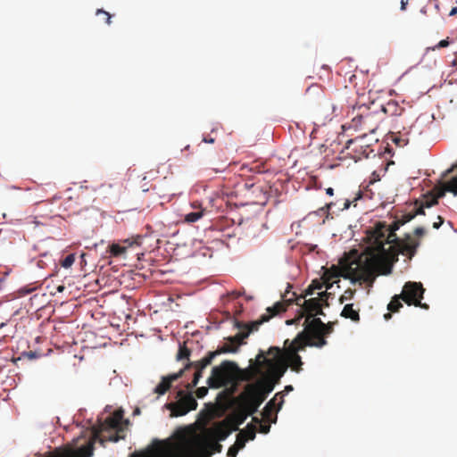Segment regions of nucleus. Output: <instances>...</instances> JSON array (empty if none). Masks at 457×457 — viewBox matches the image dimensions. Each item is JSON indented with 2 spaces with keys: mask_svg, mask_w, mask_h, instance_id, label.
<instances>
[{
  "mask_svg": "<svg viewBox=\"0 0 457 457\" xmlns=\"http://www.w3.org/2000/svg\"><path fill=\"white\" fill-rule=\"evenodd\" d=\"M219 440L206 438L188 430H179L171 438L156 441L152 447L135 452L130 457H211L220 453Z\"/></svg>",
  "mask_w": 457,
  "mask_h": 457,
  "instance_id": "nucleus-1",
  "label": "nucleus"
},
{
  "mask_svg": "<svg viewBox=\"0 0 457 457\" xmlns=\"http://www.w3.org/2000/svg\"><path fill=\"white\" fill-rule=\"evenodd\" d=\"M425 207H427L426 201L421 203L414 211L403 214L401 218L396 219L388 228L385 225L378 228L377 241L379 243V251L386 261V272H391L392 266L398 261L400 253L407 256L409 259H411L416 254L420 242L413 238L411 234H405L403 238H399L395 231L417 215H424Z\"/></svg>",
  "mask_w": 457,
  "mask_h": 457,
  "instance_id": "nucleus-2",
  "label": "nucleus"
},
{
  "mask_svg": "<svg viewBox=\"0 0 457 457\" xmlns=\"http://www.w3.org/2000/svg\"><path fill=\"white\" fill-rule=\"evenodd\" d=\"M122 419L123 411H115L104 421L98 420V423L93 427L90 436L80 438L84 443L79 446L74 448L69 445L62 449H55L46 457H91L96 442L104 445L106 442L116 443L125 438V425ZM77 441H79V438Z\"/></svg>",
  "mask_w": 457,
  "mask_h": 457,
  "instance_id": "nucleus-3",
  "label": "nucleus"
},
{
  "mask_svg": "<svg viewBox=\"0 0 457 457\" xmlns=\"http://www.w3.org/2000/svg\"><path fill=\"white\" fill-rule=\"evenodd\" d=\"M378 270H382L383 274H389L386 267V261L385 256L379 253L371 257H366L364 260L359 258L358 260L349 262L347 265L343 267V270H340L337 267L333 266L331 270H327L322 278L326 285V289H330L335 282L333 279L337 278L341 272L346 278L352 279L353 282H364L369 285H372Z\"/></svg>",
  "mask_w": 457,
  "mask_h": 457,
  "instance_id": "nucleus-4",
  "label": "nucleus"
},
{
  "mask_svg": "<svg viewBox=\"0 0 457 457\" xmlns=\"http://www.w3.org/2000/svg\"><path fill=\"white\" fill-rule=\"evenodd\" d=\"M267 354L270 357H266L265 353L261 351L256 356V372L261 373V368L265 367L266 373L263 378L275 387V386L280 382L281 378L287 371V364L279 357L280 347L270 346Z\"/></svg>",
  "mask_w": 457,
  "mask_h": 457,
  "instance_id": "nucleus-5",
  "label": "nucleus"
},
{
  "mask_svg": "<svg viewBox=\"0 0 457 457\" xmlns=\"http://www.w3.org/2000/svg\"><path fill=\"white\" fill-rule=\"evenodd\" d=\"M238 371H240V368L236 362L224 361L219 366L212 368V374L207 379V384L211 388L230 386V393H233L237 384Z\"/></svg>",
  "mask_w": 457,
  "mask_h": 457,
  "instance_id": "nucleus-6",
  "label": "nucleus"
},
{
  "mask_svg": "<svg viewBox=\"0 0 457 457\" xmlns=\"http://www.w3.org/2000/svg\"><path fill=\"white\" fill-rule=\"evenodd\" d=\"M309 346V341L305 332H300L293 341L285 340L284 348H280L279 357L290 367L293 371L300 372L302 370L303 361L298 354Z\"/></svg>",
  "mask_w": 457,
  "mask_h": 457,
  "instance_id": "nucleus-7",
  "label": "nucleus"
},
{
  "mask_svg": "<svg viewBox=\"0 0 457 457\" xmlns=\"http://www.w3.org/2000/svg\"><path fill=\"white\" fill-rule=\"evenodd\" d=\"M237 350H238V347L228 341V343H225L222 346H220L216 351L209 352L208 354L205 357H204L202 360L197 361L195 362L188 363L186 366L185 370H187V369L193 367L195 369V373H194V378H193L192 382L187 385V388L191 389L197 385L199 379L203 376V370L208 365H210L212 363V360L216 356H218L221 353H236V352H237Z\"/></svg>",
  "mask_w": 457,
  "mask_h": 457,
  "instance_id": "nucleus-8",
  "label": "nucleus"
},
{
  "mask_svg": "<svg viewBox=\"0 0 457 457\" xmlns=\"http://www.w3.org/2000/svg\"><path fill=\"white\" fill-rule=\"evenodd\" d=\"M333 331L331 323L325 324L320 318H312L302 332L306 333L309 346L322 347L327 344L325 336Z\"/></svg>",
  "mask_w": 457,
  "mask_h": 457,
  "instance_id": "nucleus-9",
  "label": "nucleus"
},
{
  "mask_svg": "<svg viewBox=\"0 0 457 457\" xmlns=\"http://www.w3.org/2000/svg\"><path fill=\"white\" fill-rule=\"evenodd\" d=\"M266 395L262 394L259 386L246 385L244 392L237 398V402L241 403L248 413H255L261 404L265 401Z\"/></svg>",
  "mask_w": 457,
  "mask_h": 457,
  "instance_id": "nucleus-10",
  "label": "nucleus"
},
{
  "mask_svg": "<svg viewBox=\"0 0 457 457\" xmlns=\"http://www.w3.org/2000/svg\"><path fill=\"white\" fill-rule=\"evenodd\" d=\"M178 397V401L165 404V407L170 411L171 417L183 416L196 409L197 402L191 393L185 394L183 390H179Z\"/></svg>",
  "mask_w": 457,
  "mask_h": 457,
  "instance_id": "nucleus-11",
  "label": "nucleus"
},
{
  "mask_svg": "<svg viewBox=\"0 0 457 457\" xmlns=\"http://www.w3.org/2000/svg\"><path fill=\"white\" fill-rule=\"evenodd\" d=\"M425 289L420 282H406L401 293L402 300L408 305L420 306L428 309L427 303H421Z\"/></svg>",
  "mask_w": 457,
  "mask_h": 457,
  "instance_id": "nucleus-12",
  "label": "nucleus"
},
{
  "mask_svg": "<svg viewBox=\"0 0 457 457\" xmlns=\"http://www.w3.org/2000/svg\"><path fill=\"white\" fill-rule=\"evenodd\" d=\"M345 148L355 161L361 158H368L373 153V149L365 141V136L349 139L345 144Z\"/></svg>",
  "mask_w": 457,
  "mask_h": 457,
  "instance_id": "nucleus-13",
  "label": "nucleus"
},
{
  "mask_svg": "<svg viewBox=\"0 0 457 457\" xmlns=\"http://www.w3.org/2000/svg\"><path fill=\"white\" fill-rule=\"evenodd\" d=\"M232 425V421L229 419L216 422L212 428L205 431L204 438L207 440L223 441L234 431Z\"/></svg>",
  "mask_w": 457,
  "mask_h": 457,
  "instance_id": "nucleus-14",
  "label": "nucleus"
},
{
  "mask_svg": "<svg viewBox=\"0 0 457 457\" xmlns=\"http://www.w3.org/2000/svg\"><path fill=\"white\" fill-rule=\"evenodd\" d=\"M284 395L282 392L277 393L275 396L270 399L265 405L262 411V418L269 422H276L277 414L274 415V412H277L280 410L283 403H284Z\"/></svg>",
  "mask_w": 457,
  "mask_h": 457,
  "instance_id": "nucleus-15",
  "label": "nucleus"
},
{
  "mask_svg": "<svg viewBox=\"0 0 457 457\" xmlns=\"http://www.w3.org/2000/svg\"><path fill=\"white\" fill-rule=\"evenodd\" d=\"M183 372L184 370H180L179 372L162 377L160 383L154 387V393L158 396L165 395L170 389L172 383L182 377Z\"/></svg>",
  "mask_w": 457,
  "mask_h": 457,
  "instance_id": "nucleus-16",
  "label": "nucleus"
},
{
  "mask_svg": "<svg viewBox=\"0 0 457 457\" xmlns=\"http://www.w3.org/2000/svg\"><path fill=\"white\" fill-rule=\"evenodd\" d=\"M236 327L239 329H245V331L239 332L234 337H229L228 338V341L237 345V347L244 343V340L248 337L251 332L258 329L255 328V327L253 326V322H251L250 324H245L243 322L237 321Z\"/></svg>",
  "mask_w": 457,
  "mask_h": 457,
  "instance_id": "nucleus-17",
  "label": "nucleus"
},
{
  "mask_svg": "<svg viewBox=\"0 0 457 457\" xmlns=\"http://www.w3.org/2000/svg\"><path fill=\"white\" fill-rule=\"evenodd\" d=\"M303 310L309 314L305 319L306 324H308L312 318H315L314 314H324L319 298H311L308 300H303Z\"/></svg>",
  "mask_w": 457,
  "mask_h": 457,
  "instance_id": "nucleus-18",
  "label": "nucleus"
},
{
  "mask_svg": "<svg viewBox=\"0 0 457 457\" xmlns=\"http://www.w3.org/2000/svg\"><path fill=\"white\" fill-rule=\"evenodd\" d=\"M370 119L371 113L369 109L365 106H359L358 112L352 118V127L366 129Z\"/></svg>",
  "mask_w": 457,
  "mask_h": 457,
  "instance_id": "nucleus-19",
  "label": "nucleus"
},
{
  "mask_svg": "<svg viewBox=\"0 0 457 457\" xmlns=\"http://www.w3.org/2000/svg\"><path fill=\"white\" fill-rule=\"evenodd\" d=\"M286 312V307L282 303H277L271 307L267 308L268 314H263L261 316L260 320L253 321V326L255 328H259V326L264 322L269 321L272 317L279 314L281 312Z\"/></svg>",
  "mask_w": 457,
  "mask_h": 457,
  "instance_id": "nucleus-20",
  "label": "nucleus"
},
{
  "mask_svg": "<svg viewBox=\"0 0 457 457\" xmlns=\"http://www.w3.org/2000/svg\"><path fill=\"white\" fill-rule=\"evenodd\" d=\"M446 189L445 188V185L440 183L433 187L430 192V195L426 199V206L429 208L435 204H437L438 199L443 197L445 195Z\"/></svg>",
  "mask_w": 457,
  "mask_h": 457,
  "instance_id": "nucleus-21",
  "label": "nucleus"
},
{
  "mask_svg": "<svg viewBox=\"0 0 457 457\" xmlns=\"http://www.w3.org/2000/svg\"><path fill=\"white\" fill-rule=\"evenodd\" d=\"M253 415L252 413H248V411L243 407L241 403H238V407L237 411L233 414L232 417L228 419L232 421V428L234 431L238 429V426L241 425L247 418V416Z\"/></svg>",
  "mask_w": 457,
  "mask_h": 457,
  "instance_id": "nucleus-22",
  "label": "nucleus"
},
{
  "mask_svg": "<svg viewBox=\"0 0 457 457\" xmlns=\"http://www.w3.org/2000/svg\"><path fill=\"white\" fill-rule=\"evenodd\" d=\"M381 110L389 116H400L404 111L403 107L400 106L395 100H389L387 103L383 104Z\"/></svg>",
  "mask_w": 457,
  "mask_h": 457,
  "instance_id": "nucleus-23",
  "label": "nucleus"
},
{
  "mask_svg": "<svg viewBox=\"0 0 457 457\" xmlns=\"http://www.w3.org/2000/svg\"><path fill=\"white\" fill-rule=\"evenodd\" d=\"M192 207L196 209V211L189 212L185 215V221L188 223H193L200 220L204 216V210L202 208L201 204L197 202H194L192 204Z\"/></svg>",
  "mask_w": 457,
  "mask_h": 457,
  "instance_id": "nucleus-24",
  "label": "nucleus"
},
{
  "mask_svg": "<svg viewBox=\"0 0 457 457\" xmlns=\"http://www.w3.org/2000/svg\"><path fill=\"white\" fill-rule=\"evenodd\" d=\"M341 316L345 319H350L353 321H359L360 320V315L359 311H356L353 309V305L352 303L345 304L342 312Z\"/></svg>",
  "mask_w": 457,
  "mask_h": 457,
  "instance_id": "nucleus-25",
  "label": "nucleus"
},
{
  "mask_svg": "<svg viewBox=\"0 0 457 457\" xmlns=\"http://www.w3.org/2000/svg\"><path fill=\"white\" fill-rule=\"evenodd\" d=\"M256 369H257V366L253 370H252L250 368L245 369V370L240 369V371H238V374H237V381L238 380H242V381L251 380L255 374H258V372H256Z\"/></svg>",
  "mask_w": 457,
  "mask_h": 457,
  "instance_id": "nucleus-26",
  "label": "nucleus"
},
{
  "mask_svg": "<svg viewBox=\"0 0 457 457\" xmlns=\"http://www.w3.org/2000/svg\"><path fill=\"white\" fill-rule=\"evenodd\" d=\"M401 300H402V295L401 294L400 295H395L391 302L388 303L387 305V309L389 312H396L400 310V308L403 307V304L401 303Z\"/></svg>",
  "mask_w": 457,
  "mask_h": 457,
  "instance_id": "nucleus-27",
  "label": "nucleus"
},
{
  "mask_svg": "<svg viewBox=\"0 0 457 457\" xmlns=\"http://www.w3.org/2000/svg\"><path fill=\"white\" fill-rule=\"evenodd\" d=\"M254 385L256 386H259V388L261 389L262 391V394H263L264 395H268L270 392L273 391L274 389V386L272 384H270L269 381H267L264 378H262V381L258 382V383H255Z\"/></svg>",
  "mask_w": 457,
  "mask_h": 457,
  "instance_id": "nucleus-28",
  "label": "nucleus"
},
{
  "mask_svg": "<svg viewBox=\"0 0 457 457\" xmlns=\"http://www.w3.org/2000/svg\"><path fill=\"white\" fill-rule=\"evenodd\" d=\"M444 185L446 192H451L454 195H457V178L452 179L450 181Z\"/></svg>",
  "mask_w": 457,
  "mask_h": 457,
  "instance_id": "nucleus-29",
  "label": "nucleus"
},
{
  "mask_svg": "<svg viewBox=\"0 0 457 457\" xmlns=\"http://www.w3.org/2000/svg\"><path fill=\"white\" fill-rule=\"evenodd\" d=\"M241 432H245V436L247 438V440H253L255 438L256 428L255 426L252 424H248L245 430H242Z\"/></svg>",
  "mask_w": 457,
  "mask_h": 457,
  "instance_id": "nucleus-30",
  "label": "nucleus"
},
{
  "mask_svg": "<svg viewBox=\"0 0 457 457\" xmlns=\"http://www.w3.org/2000/svg\"><path fill=\"white\" fill-rule=\"evenodd\" d=\"M189 355H190V350L185 345H180L178 354H177V359L178 360L188 359Z\"/></svg>",
  "mask_w": 457,
  "mask_h": 457,
  "instance_id": "nucleus-31",
  "label": "nucleus"
},
{
  "mask_svg": "<svg viewBox=\"0 0 457 457\" xmlns=\"http://www.w3.org/2000/svg\"><path fill=\"white\" fill-rule=\"evenodd\" d=\"M75 262V255L73 253L68 254L63 260L61 261L62 267L68 269L71 268Z\"/></svg>",
  "mask_w": 457,
  "mask_h": 457,
  "instance_id": "nucleus-32",
  "label": "nucleus"
},
{
  "mask_svg": "<svg viewBox=\"0 0 457 457\" xmlns=\"http://www.w3.org/2000/svg\"><path fill=\"white\" fill-rule=\"evenodd\" d=\"M125 252H126V247L125 246H121V245H117V244H113V245H111V253L113 256H120L122 253H124Z\"/></svg>",
  "mask_w": 457,
  "mask_h": 457,
  "instance_id": "nucleus-33",
  "label": "nucleus"
},
{
  "mask_svg": "<svg viewBox=\"0 0 457 457\" xmlns=\"http://www.w3.org/2000/svg\"><path fill=\"white\" fill-rule=\"evenodd\" d=\"M247 438L245 436V432H239L237 436L235 445L237 448L243 449L245 445Z\"/></svg>",
  "mask_w": 457,
  "mask_h": 457,
  "instance_id": "nucleus-34",
  "label": "nucleus"
},
{
  "mask_svg": "<svg viewBox=\"0 0 457 457\" xmlns=\"http://www.w3.org/2000/svg\"><path fill=\"white\" fill-rule=\"evenodd\" d=\"M353 295H354V291H353V290L348 289V290L345 291L344 295H341V297L339 299L340 303H343L345 300L352 299Z\"/></svg>",
  "mask_w": 457,
  "mask_h": 457,
  "instance_id": "nucleus-35",
  "label": "nucleus"
},
{
  "mask_svg": "<svg viewBox=\"0 0 457 457\" xmlns=\"http://www.w3.org/2000/svg\"><path fill=\"white\" fill-rule=\"evenodd\" d=\"M100 14H103V15L105 16V22L108 25H110L111 22H112V21H111L112 20V15L108 12H106V11H104L103 9H97L96 15H100Z\"/></svg>",
  "mask_w": 457,
  "mask_h": 457,
  "instance_id": "nucleus-36",
  "label": "nucleus"
},
{
  "mask_svg": "<svg viewBox=\"0 0 457 457\" xmlns=\"http://www.w3.org/2000/svg\"><path fill=\"white\" fill-rule=\"evenodd\" d=\"M239 450L240 448H237V445L234 444L228 450V457H237Z\"/></svg>",
  "mask_w": 457,
  "mask_h": 457,
  "instance_id": "nucleus-37",
  "label": "nucleus"
},
{
  "mask_svg": "<svg viewBox=\"0 0 457 457\" xmlns=\"http://www.w3.org/2000/svg\"><path fill=\"white\" fill-rule=\"evenodd\" d=\"M207 393H208V387H205V386L198 387L195 392L196 396L198 398L204 397L207 395Z\"/></svg>",
  "mask_w": 457,
  "mask_h": 457,
  "instance_id": "nucleus-38",
  "label": "nucleus"
},
{
  "mask_svg": "<svg viewBox=\"0 0 457 457\" xmlns=\"http://www.w3.org/2000/svg\"><path fill=\"white\" fill-rule=\"evenodd\" d=\"M449 45H450V41L448 40V38L443 39V40L439 41L438 44L436 46H435L432 49L436 50V49H439V48L447 47Z\"/></svg>",
  "mask_w": 457,
  "mask_h": 457,
  "instance_id": "nucleus-39",
  "label": "nucleus"
},
{
  "mask_svg": "<svg viewBox=\"0 0 457 457\" xmlns=\"http://www.w3.org/2000/svg\"><path fill=\"white\" fill-rule=\"evenodd\" d=\"M324 284H325L324 282H320V281H319V280H317V279H314V280H312V283H311V287H312L313 288V290L315 291V290H320V289H321V288L323 287Z\"/></svg>",
  "mask_w": 457,
  "mask_h": 457,
  "instance_id": "nucleus-40",
  "label": "nucleus"
},
{
  "mask_svg": "<svg viewBox=\"0 0 457 457\" xmlns=\"http://www.w3.org/2000/svg\"><path fill=\"white\" fill-rule=\"evenodd\" d=\"M394 142L399 145V146H403L404 145H406L408 143V139H404V138H401V137H395L394 138Z\"/></svg>",
  "mask_w": 457,
  "mask_h": 457,
  "instance_id": "nucleus-41",
  "label": "nucleus"
},
{
  "mask_svg": "<svg viewBox=\"0 0 457 457\" xmlns=\"http://www.w3.org/2000/svg\"><path fill=\"white\" fill-rule=\"evenodd\" d=\"M425 233H426V230L422 227H418L414 229V235L417 237H422L425 235Z\"/></svg>",
  "mask_w": 457,
  "mask_h": 457,
  "instance_id": "nucleus-42",
  "label": "nucleus"
},
{
  "mask_svg": "<svg viewBox=\"0 0 457 457\" xmlns=\"http://www.w3.org/2000/svg\"><path fill=\"white\" fill-rule=\"evenodd\" d=\"M270 424H260V432L262 434H267L270 431Z\"/></svg>",
  "mask_w": 457,
  "mask_h": 457,
  "instance_id": "nucleus-43",
  "label": "nucleus"
},
{
  "mask_svg": "<svg viewBox=\"0 0 457 457\" xmlns=\"http://www.w3.org/2000/svg\"><path fill=\"white\" fill-rule=\"evenodd\" d=\"M316 91H321L320 87L319 86H317V85H312V86H311V87H309L307 88L306 93L307 94H312V93H314Z\"/></svg>",
  "mask_w": 457,
  "mask_h": 457,
  "instance_id": "nucleus-44",
  "label": "nucleus"
},
{
  "mask_svg": "<svg viewBox=\"0 0 457 457\" xmlns=\"http://www.w3.org/2000/svg\"><path fill=\"white\" fill-rule=\"evenodd\" d=\"M438 221L433 223V228L438 229L444 223V219L441 216L437 217Z\"/></svg>",
  "mask_w": 457,
  "mask_h": 457,
  "instance_id": "nucleus-45",
  "label": "nucleus"
},
{
  "mask_svg": "<svg viewBox=\"0 0 457 457\" xmlns=\"http://www.w3.org/2000/svg\"><path fill=\"white\" fill-rule=\"evenodd\" d=\"M203 142L208 143V144H213L215 142V137H212L210 135L204 136L203 137Z\"/></svg>",
  "mask_w": 457,
  "mask_h": 457,
  "instance_id": "nucleus-46",
  "label": "nucleus"
},
{
  "mask_svg": "<svg viewBox=\"0 0 457 457\" xmlns=\"http://www.w3.org/2000/svg\"><path fill=\"white\" fill-rule=\"evenodd\" d=\"M303 300H306L305 299V295H299L296 299H295V303L297 305L301 306L303 308V303L302 301L303 302Z\"/></svg>",
  "mask_w": 457,
  "mask_h": 457,
  "instance_id": "nucleus-47",
  "label": "nucleus"
},
{
  "mask_svg": "<svg viewBox=\"0 0 457 457\" xmlns=\"http://www.w3.org/2000/svg\"><path fill=\"white\" fill-rule=\"evenodd\" d=\"M353 202H351L349 199H345L344 200V204H343V208L342 210H346L350 207V205L352 204Z\"/></svg>",
  "mask_w": 457,
  "mask_h": 457,
  "instance_id": "nucleus-48",
  "label": "nucleus"
},
{
  "mask_svg": "<svg viewBox=\"0 0 457 457\" xmlns=\"http://www.w3.org/2000/svg\"><path fill=\"white\" fill-rule=\"evenodd\" d=\"M314 292H315V291L313 290V288H312V287H311V285H310V286L307 287V289L305 290V292H304V295H305V297H306L307 295H313V294H314Z\"/></svg>",
  "mask_w": 457,
  "mask_h": 457,
  "instance_id": "nucleus-49",
  "label": "nucleus"
},
{
  "mask_svg": "<svg viewBox=\"0 0 457 457\" xmlns=\"http://www.w3.org/2000/svg\"><path fill=\"white\" fill-rule=\"evenodd\" d=\"M328 293L327 291L325 292H322V293H320L319 295H320V301L322 300V301H326L327 297L328 296Z\"/></svg>",
  "mask_w": 457,
  "mask_h": 457,
  "instance_id": "nucleus-50",
  "label": "nucleus"
},
{
  "mask_svg": "<svg viewBox=\"0 0 457 457\" xmlns=\"http://www.w3.org/2000/svg\"><path fill=\"white\" fill-rule=\"evenodd\" d=\"M409 0H401V10L404 11Z\"/></svg>",
  "mask_w": 457,
  "mask_h": 457,
  "instance_id": "nucleus-51",
  "label": "nucleus"
},
{
  "mask_svg": "<svg viewBox=\"0 0 457 457\" xmlns=\"http://www.w3.org/2000/svg\"><path fill=\"white\" fill-rule=\"evenodd\" d=\"M455 14H457V7H453L449 12L450 16H453Z\"/></svg>",
  "mask_w": 457,
  "mask_h": 457,
  "instance_id": "nucleus-52",
  "label": "nucleus"
},
{
  "mask_svg": "<svg viewBox=\"0 0 457 457\" xmlns=\"http://www.w3.org/2000/svg\"><path fill=\"white\" fill-rule=\"evenodd\" d=\"M293 386L291 385H288V386H285V392H290V391H293Z\"/></svg>",
  "mask_w": 457,
  "mask_h": 457,
  "instance_id": "nucleus-53",
  "label": "nucleus"
},
{
  "mask_svg": "<svg viewBox=\"0 0 457 457\" xmlns=\"http://www.w3.org/2000/svg\"><path fill=\"white\" fill-rule=\"evenodd\" d=\"M326 192L328 195H332L334 193V190H333V188L328 187V188H327Z\"/></svg>",
  "mask_w": 457,
  "mask_h": 457,
  "instance_id": "nucleus-54",
  "label": "nucleus"
},
{
  "mask_svg": "<svg viewBox=\"0 0 457 457\" xmlns=\"http://www.w3.org/2000/svg\"><path fill=\"white\" fill-rule=\"evenodd\" d=\"M253 421L254 423H256V424H259V425L262 423V422H261V420H260V419H258L257 417H253Z\"/></svg>",
  "mask_w": 457,
  "mask_h": 457,
  "instance_id": "nucleus-55",
  "label": "nucleus"
},
{
  "mask_svg": "<svg viewBox=\"0 0 457 457\" xmlns=\"http://www.w3.org/2000/svg\"><path fill=\"white\" fill-rule=\"evenodd\" d=\"M138 240H140V237H138L137 239H135L134 241L130 242V243H129V245H132L133 244H137V245H138V244H139Z\"/></svg>",
  "mask_w": 457,
  "mask_h": 457,
  "instance_id": "nucleus-56",
  "label": "nucleus"
},
{
  "mask_svg": "<svg viewBox=\"0 0 457 457\" xmlns=\"http://www.w3.org/2000/svg\"><path fill=\"white\" fill-rule=\"evenodd\" d=\"M361 195H362V194H361V192L360 191V192L358 193L357 196L353 199V202H356L358 199H360V198L361 197Z\"/></svg>",
  "mask_w": 457,
  "mask_h": 457,
  "instance_id": "nucleus-57",
  "label": "nucleus"
},
{
  "mask_svg": "<svg viewBox=\"0 0 457 457\" xmlns=\"http://www.w3.org/2000/svg\"><path fill=\"white\" fill-rule=\"evenodd\" d=\"M391 317H392V315H391V313H390V312H387V313H386V314L384 315V318H385V320H389V319H391Z\"/></svg>",
  "mask_w": 457,
  "mask_h": 457,
  "instance_id": "nucleus-58",
  "label": "nucleus"
},
{
  "mask_svg": "<svg viewBox=\"0 0 457 457\" xmlns=\"http://www.w3.org/2000/svg\"><path fill=\"white\" fill-rule=\"evenodd\" d=\"M332 205H333V203H329V204H326V207H327L328 209H330Z\"/></svg>",
  "mask_w": 457,
  "mask_h": 457,
  "instance_id": "nucleus-59",
  "label": "nucleus"
},
{
  "mask_svg": "<svg viewBox=\"0 0 457 457\" xmlns=\"http://www.w3.org/2000/svg\"><path fill=\"white\" fill-rule=\"evenodd\" d=\"M5 325H6V323H5V322H2V323L0 324V329H1L2 328H4Z\"/></svg>",
  "mask_w": 457,
  "mask_h": 457,
  "instance_id": "nucleus-60",
  "label": "nucleus"
},
{
  "mask_svg": "<svg viewBox=\"0 0 457 457\" xmlns=\"http://www.w3.org/2000/svg\"><path fill=\"white\" fill-rule=\"evenodd\" d=\"M29 356H30V357H34V356H35V353H32V352H30V353H29Z\"/></svg>",
  "mask_w": 457,
  "mask_h": 457,
  "instance_id": "nucleus-61",
  "label": "nucleus"
},
{
  "mask_svg": "<svg viewBox=\"0 0 457 457\" xmlns=\"http://www.w3.org/2000/svg\"><path fill=\"white\" fill-rule=\"evenodd\" d=\"M287 324H292L293 323V320H287Z\"/></svg>",
  "mask_w": 457,
  "mask_h": 457,
  "instance_id": "nucleus-62",
  "label": "nucleus"
},
{
  "mask_svg": "<svg viewBox=\"0 0 457 457\" xmlns=\"http://www.w3.org/2000/svg\"><path fill=\"white\" fill-rule=\"evenodd\" d=\"M135 413H139V410H138V409H137V410L135 411Z\"/></svg>",
  "mask_w": 457,
  "mask_h": 457,
  "instance_id": "nucleus-63",
  "label": "nucleus"
}]
</instances>
